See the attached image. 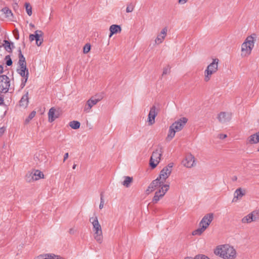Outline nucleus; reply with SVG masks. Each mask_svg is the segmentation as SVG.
Returning a JSON list of instances; mask_svg holds the SVG:
<instances>
[{
    "label": "nucleus",
    "mask_w": 259,
    "mask_h": 259,
    "mask_svg": "<svg viewBox=\"0 0 259 259\" xmlns=\"http://www.w3.org/2000/svg\"><path fill=\"white\" fill-rule=\"evenodd\" d=\"M213 253L222 259H236L237 256L236 248L229 244L217 246L214 249Z\"/></svg>",
    "instance_id": "f257e3e1"
},
{
    "label": "nucleus",
    "mask_w": 259,
    "mask_h": 259,
    "mask_svg": "<svg viewBox=\"0 0 259 259\" xmlns=\"http://www.w3.org/2000/svg\"><path fill=\"white\" fill-rule=\"evenodd\" d=\"M256 37V35L253 33L248 36L241 44L240 56L242 58H247L251 54Z\"/></svg>",
    "instance_id": "f03ea898"
},
{
    "label": "nucleus",
    "mask_w": 259,
    "mask_h": 259,
    "mask_svg": "<svg viewBox=\"0 0 259 259\" xmlns=\"http://www.w3.org/2000/svg\"><path fill=\"white\" fill-rule=\"evenodd\" d=\"M174 166L173 163H169L160 171L158 177L151 183V187L153 188L160 184H165L166 179L171 174Z\"/></svg>",
    "instance_id": "7ed1b4c3"
},
{
    "label": "nucleus",
    "mask_w": 259,
    "mask_h": 259,
    "mask_svg": "<svg viewBox=\"0 0 259 259\" xmlns=\"http://www.w3.org/2000/svg\"><path fill=\"white\" fill-rule=\"evenodd\" d=\"M187 121L188 119L184 117L176 120L169 127L166 140L168 142L170 141L175 137L176 133L181 131Z\"/></svg>",
    "instance_id": "20e7f679"
},
{
    "label": "nucleus",
    "mask_w": 259,
    "mask_h": 259,
    "mask_svg": "<svg viewBox=\"0 0 259 259\" xmlns=\"http://www.w3.org/2000/svg\"><path fill=\"white\" fill-rule=\"evenodd\" d=\"M89 222L92 225L94 238L98 243H102L103 240V231L97 216L95 215L90 218Z\"/></svg>",
    "instance_id": "39448f33"
},
{
    "label": "nucleus",
    "mask_w": 259,
    "mask_h": 259,
    "mask_svg": "<svg viewBox=\"0 0 259 259\" xmlns=\"http://www.w3.org/2000/svg\"><path fill=\"white\" fill-rule=\"evenodd\" d=\"M214 219V214L208 213L204 215L199 223V228L192 232L193 236H200L208 228Z\"/></svg>",
    "instance_id": "423d86ee"
},
{
    "label": "nucleus",
    "mask_w": 259,
    "mask_h": 259,
    "mask_svg": "<svg viewBox=\"0 0 259 259\" xmlns=\"http://www.w3.org/2000/svg\"><path fill=\"white\" fill-rule=\"evenodd\" d=\"M219 60L214 58L212 59V62L207 66L204 71V80L208 82L211 78L212 75L218 70Z\"/></svg>",
    "instance_id": "0eeeda50"
},
{
    "label": "nucleus",
    "mask_w": 259,
    "mask_h": 259,
    "mask_svg": "<svg viewBox=\"0 0 259 259\" xmlns=\"http://www.w3.org/2000/svg\"><path fill=\"white\" fill-rule=\"evenodd\" d=\"M162 153L163 148L161 146H158L153 152L149 161L150 166L152 169L155 168L160 162Z\"/></svg>",
    "instance_id": "6e6552de"
},
{
    "label": "nucleus",
    "mask_w": 259,
    "mask_h": 259,
    "mask_svg": "<svg viewBox=\"0 0 259 259\" xmlns=\"http://www.w3.org/2000/svg\"><path fill=\"white\" fill-rule=\"evenodd\" d=\"M157 188H158V189L155 192V193L164 196L166 192L168 191L169 189V184L168 183H161L159 185H158V186H156L153 188H151L150 184L146 190V193L147 194H149L151 192L156 190Z\"/></svg>",
    "instance_id": "1a4fd4ad"
},
{
    "label": "nucleus",
    "mask_w": 259,
    "mask_h": 259,
    "mask_svg": "<svg viewBox=\"0 0 259 259\" xmlns=\"http://www.w3.org/2000/svg\"><path fill=\"white\" fill-rule=\"evenodd\" d=\"M102 97L100 95H96L92 96L89 99L84 107V111L86 113H89L92 111V107L96 105L99 101L102 99Z\"/></svg>",
    "instance_id": "9d476101"
},
{
    "label": "nucleus",
    "mask_w": 259,
    "mask_h": 259,
    "mask_svg": "<svg viewBox=\"0 0 259 259\" xmlns=\"http://www.w3.org/2000/svg\"><path fill=\"white\" fill-rule=\"evenodd\" d=\"M258 220H259V211L255 210L242 218L241 223L243 224H248Z\"/></svg>",
    "instance_id": "9b49d317"
},
{
    "label": "nucleus",
    "mask_w": 259,
    "mask_h": 259,
    "mask_svg": "<svg viewBox=\"0 0 259 259\" xmlns=\"http://www.w3.org/2000/svg\"><path fill=\"white\" fill-rule=\"evenodd\" d=\"M44 178V175L41 171L39 170H33L26 174L25 176V180L27 182H31L34 181H37L40 179H43Z\"/></svg>",
    "instance_id": "f8f14e48"
},
{
    "label": "nucleus",
    "mask_w": 259,
    "mask_h": 259,
    "mask_svg": "<svg viewBox=\"0 0 259 259\" xmlns=\"http://www.w3.org/2000/svg\"><path fill=\"white\" fill-rule=\"evenodd\" d=\"M10 87V79L5 75L0 76V92L6 93Z\"/></svg>",
    "instance_id": "ddd939ff"
},
{
    "label": "nucleus",
    "mask_w": 259,
    "mask_h": 259,
    "mask_svg": "<svg viewBox=\"0 0 259 259\" xmlns=\"http://www.w3.org/2000/svg\"><path fill=\"white\" fill-rule=\"evenodd\" d=\"M158 110L157 108L155 105L150 108L147 120L149 125H152L155 122V118L158 114Z\"/></svg>",
    "instance_id": "4468645a"
},
{
    "label": "nucleus",
    "mask_w": 259,
    "mask_h": 259,
    "mask_svg": "<svg viewBox=\"0 0 259 259\" xmlns=\"http://www.w3.org/2000/svg\"><path fill=\"white\" fill-rule=\"evenodd\" d=\"M167 27L163 28L161 30L160 32L157 34V36L154 40L155 44L156 45H159L162 44L164 41L167 35Z\"/></svg>",
    "instance_id": "2eb2a0df"
},
{
    "label": "nucleus",
    "mask_w": 259,
    "mask_h": 259,
    "mask_svg": "<svg viewBox=\"0 0 259 259\" xmlns=\"http://www.w3.org/2000/svg\"><path fill=\"white\" fill-rule=\"evenodd\" d=\"M231 113L221 112L218 114L217 118L221 123H226L231 120Z\"/></svg>",
    "instance_id": "dca6fc26"
},
{
    "label": "nucleus",
    "mask_w": 259,
    "mask_h": 259,
    "mask_svg": "<svg viewBox=\"0 0 259 259\" xmlns=\"http://www.w3.org/2000/svg\"><path fill=\"white\" fill-rule=\"evenodd\" d=\"M18 73L22 77H23V79H22V83L21 84V88H23L25 85V83L27 81L28 78V70L26 67H20L18 69Z\"/></svg>",
    "instance_id": "f3484780"
},
{
    "label": "nucleus",
    "mask_w": 259,
    "mask_h": 259,
    "mask_svg": "<svg viewBox=\"0 0 259 259\" xmlns=\"http://www.w3.org/2000/svg\"><path fill=\"white\" fill-rule=\"evenodd\" d=\"M182 163L186 167L190 168L193 167L195 164L194 156L191 154L187 155L182 161Z\"/></svg>",
    "instance_id": "a211bd4d"
},
{
    "label": "nucleus",
    "mask_w": 259,
    "mask_h": 259,
    "mask_svg": "<svg viewBox=\"0 0 259 259\" xmlns=\"http://www.w3.org/2000/svg\"><path fill=\"white\" fill-rule=\"evenodd\" d=\"M33 259H65L59 255L51 253L41 254L36 256Z\"/></svg>",
    "instance_id": "6ab92c4d"
},
{
    "label": "nucleus",
    "mask_w": 259,
    "mask_h": 259,
    "mask_svg": "<svg viewBox=\"0 0 259 259\" xmlns=\"http://www.w3.org/2000/svg\"><path fill=\"white\" fill-rule=\"evenodd\" d=\"M59 115L58 111H56L54 107H52L48 112L49 121L51 122L54 121L59 117Z\"/></svg>",
    "instance_id": "aec40b11"
},
{
    "label": "nucleus",
    "mask_w": 259,
    "mask_h": 259,
    "mask_svg": "<svg viewBox=\"0 0 259 259\" xmlns=\"http://www.w3.org/2000/svg\"><path fill=\"white\" fill-rule=\"evenodd\" d=\"M245 194V190L239 188L236 190L234 193L233 202H237L238 200L240 199Z\"/></svg>",
    "instance_id": "412c9836"
},
{
    "label": "nucleus",
    "mask_w": 259,
    "mask_h": 259,
    "mask_svg": "<svg viewBox=\"0 0 259 259\" xmlns=\"http://www.w3.org/2000/svg\"><path fill=\"white\" fill-rule=\"evenodd\" d=\"M247 142L249 144H256L259 143V131L251 135L247 139ZM259 151V149L258 150Z\"/></svg>",
    "instance_id": "4be33fe9"
},
{
    "label": "nucleus",
    "mask_w": 259,
    "mask_h": 259,
    "mask_svg": "<svg viewBox=\"0 0 259 259\" xmlns=\"http://www.w3.org/2000/svg\"><path fill=\"white\" fill-rule=\"evenodd\" d=\"M29 102L28 93L27 92L21 98L20 102L19 105L23 108H26Z\"/></svg>",
    "instance_id": "5701e85b"
},
{
    "label": "nucleus",
    "mask_w": 259,
    "mask_h": 259,
    "mask_svg": "<svg viewBox=\"0 0 259 259\" xmlns=\"http://www.w3.org/2000/svg\"><path fill=\"white\" fill-rule=\"evenodd\" d=\"M109 30L110 31L109 37H111L114 34L120 32L121 29L119 25H112L110 27Z\"/></svg>",
    "instance_id": "b1692460"
},
{
    "label": "nucleus",
    "mask_w": 259,
    "mask_h": 259,
    "mask_svg": "<svg viewBox=\"0 0 259 259\" xmlns=\"http://www.w3.org/2000/svg\"><path fill=\"white\" fill-rule=\"evenodd\" d=\"M2 11L5 15V17L9 20L12 21L13 19V15L12 11L8 8H4L2 9Z\"/></svg>",
    "instance_id": "393cba45"
},
{
    "label": "nucleus",
    "mask_w": 259,
    "mask_h": 259,
    "mask_svg": "<svg viewBox=\"0 0 259 259\" xmlns=\"http://www.w3.org/2000/svg\"><path fill=\"white\" fill-rule=\"evenodd\" d=\"M19 65L20 67H26V63L25 61V58L24 56L22 55L21 50L19 51Z\"/></svg>",
    "instance_id": "a878e982"
},
{
    "label": "nucleus",
    "mask_w": 259,
    "mask_h": 259,
    "mask_svg": "<svg viewBox=\"0 0 259 259\" xmlns=\"http://www.w3.org/2000/svg\"><path fill=\"white\" fill-rule=\"evenodd\" d=\"M133 181V178L130 177H125L124 180L122 183V184L125 187H129L131 183Z\"/></svg>",
    "instance_id": "bb28decb"
},
{
    "label": "nucleus",
    "mask_w": 259,
    "mask_h": 259,
    "mask_svg": "<svg viewBox=\"0 0 259 259\" xmlns=\"http://www.w3.org/2000/svg\"><path fill=\"white\" fill-rule=\"evenodd\" d=\"M69 126L74 130H77L80 127V123L79 121L73 120L69 122Z\"/></svg>",
    "instance_id": "cd10ccee"
},
{
    "label": "nucleus",
    "mask_w": 259,
    "mask_h": 259,
    "mask_svg": "<svg viewBox=\"0 0 259 259\" xmlns=\"http://www.w3.org/2000/svg\"><path fill=\"white\" fill-rule=\"evenodd\" d=\"M25 7L27 14H28V15L30 16L32 14V7H31V5H30L29 3H26L25 4Z\"/></svg>",
    "instance_id": "c85d7f7f"
},
{
    "label": "nucleus",
    "mask_w": 259,
    "mask_h": 259,
    "mask_svg": "<svg viewBox=\"0 0 259 259\" xmlns=\"http://www.w3.org/2000/svg\"><path fill=\"white\" fill-rule=\"evenodd\" d=\"M43 32L41 30H36L35 31V40L37 42L38 39L42 37Z\"/></svg>",
    "instance_id": "c756f323"
},
{
    "label": "nucleus",
    "mask_w": 259,
    "mask_h": 259,
    "mask_svg": "<svg viewBox=\"0 0 259 259\" xmlns=\"http://www.w3.org/2000/svg\"><path fill=\"white\" fill-rule=\"evenodd\" d=\"M163 197V196L158 195L157 194H154V196L152 199V202L153 203H157Z\"/></svg>",
    "instance_id": "7c9ffc66"
},
{
    "label": "nucleus",
    "mask_w": 259,
    "mask_h": 259,
    "mask_svg": "<svg viewBox=\"0 0 259 259\" xmlns=\"http://www.w3.org/2000/svg\"><path fill=\"white\" fill-rule=\"evenodd\" d=\"M185 259H210V258L204 255L200 254V255H197L195 256L194 258L188 257L185 258Z\"/></svg>",
    "instance_id": "2f4dec72"
},
{
    "label": "nucleus",
    "mask_w": 259,
    "mask_h": 259,
    "mask_svg": "<svg viewBox=\"0 0 259 259\" xmlns=\"http://www.w3.org/2000/svg\"><path fill=\"white\" fill-rule=\"evenodd\" d=\"M134 5L132 3L128 4L126 8V13H131L134 11Z\"/></svg>",
    "instance_id": "473e14b6"
},
{
    "label": "nucleus",
    "mask_w": 259,
    "mask_h": 259,
    "mask_svg": "<svg viewBox=\"0 0 259 259\" xmlns=\"http://www.w3.org/2000/svg\"><path fill=\"white\" fill-rule=\"evenodd\" d=\"M35 114H36V112L35 111H33L32 112H31L29 114V115L28 116V117L26 119L25 122L26 123H28L35 116Z\"/></svg>",
    "instance_id": "72a5a7b5"
},
{
    "label": "nucleus",
    "mask_w": 259,
    "mask_h": 259,
    "mask_svg": "<svg viewBox=\"0 0 259 259\" xmlns=\"http://www.w3.org/2000/svg\"><path fill=\"white\" fill-rule=\"evenodd\" d=\"M4 46L5 48L6 49L7 51H10L11 50V46L13 45V44H11L9 41L8 40H5L4 41Z\"/></svg>",
    "instance_id": "f704fd0d"
},
{
    "label": "nucleus",
    "mask_w": 259,
    "mask_h": 259,
    "mask_svg": "<svg viewBox=\"0 0 259 259\" xmlns=\"http://www.w3.org/2000/svg\"><path fill=\"white\" fill-rule=\"evenodd\" d=\"M104 204H105V203H104V197H103V194H101V196H100V203L99 204V208L100 209H102V208H103V207L104 206Z\"/></svg>",
    "instance_id": "c9c22d12"
},
{
    "label": "nucleus",
    "mask_w": 259,
    "mask_h": 259,
    "mask_svg": "<svg viewBox=\"0 0 259 259\" xmlns=\"http://www.w3.org/2000/svg\"><path fill=\"white\" fill-rule=\"evenodd\" d=\"M91 50V46L90 45L87 44L85 45L83 47V53L84 54L88 53Z\"/></svg>",
    "instance_id": "e433bc0d"
},
{
    "label": "nucleus",
    "mask_w": 259,
    "mask_h": 259,
    "mask_svg": "<svg viewBox=\"0 0 259 259\" xmlns=\"http://www.w3.org/2000/svg\"><path fill=\"white\" fill-rule=\"evenodd\" d=\"M169 72H170V68L169 67V66H167L163 69V72H162V75L167 74L169 73Z\"/></svg>",
    "instance_id": "4c0bfd02"
},
{
    "label": "nucleus",
    "mask_w": 259,
    "mask_h": 259,
    "mask_svg": "<svg viewBox=\"0 0 259 259\" xmlns=\"http://www.w3.org/2000/svg\"><path fill=\"white\" fill-rule=\"evenodd\" d=\"M6 64L8 66H11L12 64V61L11 59L10 58V56H7L6 57Z\"/></svg>",
    "instance_id": "58836bf2"
},
{
    "label": "nucleus",
    "mask_w": 259,
    "mask_h": 259,
    "mask_svg": "<svg viewBox=\"0 0 259 259\" xmlns=\"http://www.w3.org/2000/svg\"><path fill=\"white\" fill-rule=\"evenodd\" d=\"M42 41H43V39L41 37L38 39V41L37 42L36 41V44L37 46H40L41 45Z\"/></svg>",
    "instance_id": "ea45409f"
},
{
    "label": "nucleus",
    "mask_w": 259,
    "mask_h": 259,
    "mask_svg": "<svg viewBox=\"0 0 259 259\" xmlns=\"http://www.w3.org/2000/svg\"><path fill=\"white\" fill-rule=\"evenodd\" d=\"M29 39L31 41H32L33 40H35V33L33 34H30Z\"/></svg>",
    "instance_id": "a19ab883"
},
{
    "label": "nucleus",
    "mask_w": 259,
    "mask_h": 259,
    "mask_svg": "<svg viewBox=\"0 0 259 259\" xmlns=\"http://www.w3.org/2000/svg\"><path fill=\"white\" fill-rule=\"evenodd\" d=\"M189 0H179V4L180 5L185 4Z\"/></svg>",
    "instance_id": "79ce46f5"
},
{
    "label": "nucleus",
    "mask_w": 259,
    "mask_h": 259,
    "mask_svg": "<svg viewBox=\"0 0 259 259\" xmlns=\"http://www.w3.org/2000/svg\"><path fill=\"white\" fill-rule=\"evenodd\" d=\"M219 137L221 139H224L227 137V135L223 134H220Z\"/></svg>",
    "instance_id": "37998d69"
},
{
    "label": "nucleus",
    "mask_w": 259,
    "mask_h": 259,
    "mask_svg": "<svg viewBox=\"0 0 259 259\" xmlns=\"http://www.w3.org/2000/svg\"><path fill=\"white\" fill-rule=\"evenodd\" d=\"M76 232V230L74 228H71L69 230V233L70 234H74Z\"/></svg>",
    "instance_id": "c03bdc74"
},
{
    "label": "nucleus",
    "mask_w": 259,
    "mask_h": 259,
    "mask_svg": "<svg viewBox=\"0 0 259 259\" xmlns=\"http://www.w3.org/2000/svg\"><path fill=\"white\" fill-rule=\"evenodd\" d=\"M69 156L68 153H66L64 155L63 161H65V160L68 158Z\"/></svg>",
    "instance_id": "a18cd8bd"
},
{
    "label": "nucleus",
    "mask_w": 259,
    "mask_h": 259,
    "mask_svg": "<svg viewBox=\"0 0 259 259\" xmlns=\"http://www.w3.org/2000/svg\"><path fill=\"white\" fill-rule=\"evenodd\" d=\"M5 131V128L4 127L0 128V136L2 135Z\"/></svg>",
    "instance_id": "49530a36"
},
{
    "label": "nucleus",
    "mask_w": 259,
    "mask_h": 259,
    "mask_svg": "<svg viewBox=\"0 0 259 259\" xmlns=\"http://www.w3.org/2000/svg\"><path fill=\"white\" fill-rule=\"evenodd\" d=\"M3 72V67L0 65V73Z\"/></svg>",
    "instance_id": "de8ad7c7"
},
{
    "label": "nucleus",
    "mask_w": 259,
    "mask_h": 259,
    "mask_svg": "<svg viewBox=\"0 0 259 259\" xmlns=\"http://www.w3.org/2000/svg\"><path fill=\"white\" fill-rule=\"evenodd\" d=\"M3 98L0 96V104L3 102Z\"/></svg>",
    "instance_id": "09e8293b"
},
{
    "label": "nucleus",
    "mask_w": 259,
    "mask_h": 259,
    "mask_svg": "<svg viewBox=\"0 0 259 259\" xmlns=\"http://www.w3.org/2000/svg\"><path fill=\"white\" fill-rule=\"evenodd\" d=\"M76 166V165L74 164L73 165V166H72V168H73V169H75Z\"/></svg>",
    "instance_id": "8fccbe9b"
},
{
    "label": "nucleus",
    "mask_w": 259,
    "mask_h": 259,
    "mask_svg": "<svg viewBox=\"0 0 259 259\" xmlns=\"http://www.w3.org/2000/svg\"><path fill=\"white\" fill-rule=\"evenodd\" d=\"M30 25L31 26V27H34V25H33L32 24H30Z\"/></svg>",
    "instance_id": "3c124183"
}]
</instances>
